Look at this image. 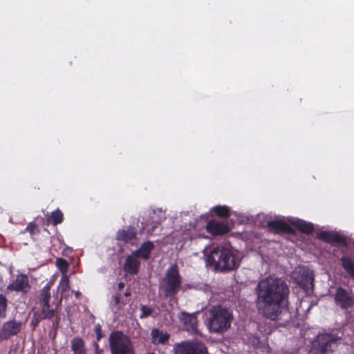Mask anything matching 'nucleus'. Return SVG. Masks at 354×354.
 Wrapping results in <instances>:
<instances>
[{
    "label": "nucleus",
    "mask_w": 354,
    "mask_h": 354,
    "mask_svg": "<svg viewBox=\"0 0 354 354\" xmlns=\"http://www.w3.org/2000/svg\"><path fill=\"white\" fill-rule=\"evenodd\" d=\"M289 292L288 285L280 278L269 277L261 280L256 288L259 313L271 320L277 319Z\"/></svg>",
    "instance_id": "1"
},
{
    "label": "nucleus",
    "mask_w": 354,
    "mask_h": 354,
    "mask_svg": "<svg viewBox=\"0 0 354 354\" xmlns=\"http://www.w3.org/2000/svg\"><path fill=\"white\" fill-rule=\"evenodd\" d=\"M50 288L51 285L48 283L37 292L35 304L39 306V308H32V317L30 326L33 329H35L42 320H51L61 307L62 297L57 301H51Z\"/></svg>",
    "instance_id": "2"
},
{
    "label": "nucleus",
    "mask_w": 354,
    "mask_h": 354,
    "mask_svg": "<svg viewBox=\"0 0 354 354\" xmlns=\"http://www.w3.org/2000/svg\"><path fill=\"white\" fill-rule=\"evenodd\" d=\"M207 266L220 272H229L237 269L240 264L238 256L230 249L223 246H216L207 256Z\"/></svg>",
    "instance_id": "3"
},
{
    "label": "nucleus",
    "mask_w": 354,
    "mask_h": 354,
    "mask_svg": "<svg viewBox=\"0 0 354 354\" xmlns=\"http://www.w3.org/2000/svg\"><path fill=\"white\" fill-rule=\"evenodd\" d=\"M233 319L232 310L222 305H216L209 310L207 326L209 332L221 334L228 330Z\"/></svg>",
    "instance_id": "4"
},
{
    "label": "nucleus",
    "mask_w": 354,
    "mask_h": 354,
    "mask_svg": "<svg viewBox=\"0 0 354 354\" xmlns=\"http://www.w3.org/2000/svg\"><path fill=\"white\" fill-rule=\"evenodd\" d=\"M182 285V278L176 263L171 265L167 270L160 285V289L165 298L174 299L180 291Z\"/></svg>",
    "instance_id": "5"
},
{
    "label": "nucleus",
    "mask_w": 354,
    "mask_h": 354,
    "mask_svg": "<svg viewBox=\"0 0 354 354\" xmlns=\"http://www.w3.org/2000/svg\"><path fill=\"white\" fill-rule=\"evenodd\" d=\"M111 354H136L130 337L121 330L111 333L109 337Z\"/></svg>",
    "instance_id": "6"
},
{
    "label": "nucleus",
    "mask_w": 354,
    "mask_h": 354,
    "mask_svg": "<svg viewBox=\"0 0 354 354\" xmlns=\"http://www.w3.org/2000/svg\"><path fill=\"white\" fill-rule=\"evenodd\" d=\"M341 339L336 335L319 334L313 342V352L314 354H330L337 347Z\"/></svg>",
    "instance_id": "7"
},
{
    "label": "nucleus",
    "mask_w": 354,
    "mask_h": 354,
    "mask_svg": "<svg viewBox=\"0 0 354 354\" xmlns=\"http://www.w3.org/2000/svg\"><path fill=\"white\" fill-rule=\"evenodd\" d=\"M175 354H208L207 348L201 342L187 340L178 343L174 346Z\"/></svg>",
    "instance_id": "8"
},
{
    "label": "nucleus",
    "mask_w": 354,
    "mask_h": 354,
    "mask_svg": "<svg viewBox=\"0 0 354 354\" xmlns=\"http://www.w3.org/2000/svg\"><path fill=\"white\" fill-rule=\"evenodd\" d=\"M292 277L300 288L306 290L311 289L313 286V273L306 267L297 268L292 273Z\"/></svg>",
    "instance_id": "9"
},
{
    "label": "nucleus",
    "mask_w": 354,
    "mask_h": 354,
    "mask_svg": "<svg viewBox=\"0 0 354 354\" xmlns=\"http://www.w3.org/2000/svg\"><path fill=\"white\" fill-rule=\"evenodd\" d=\"M334 301L337 306L342 310H348L354 305V295L351 289L339 287L334 295Z\"/></svg>",
    "instance_id": "10"
},
{
    "label": "nucleus",
    "mask_w": 354,
    "mask_h": 354,
    "mask_svg": "<svg viewBox=\"0 0 354 354\" xmlns=\"http://www.w3.org/2000/svg\"><path fill=\"white\" fill-rule=\"evenodd\" d=\"M179 319L184 326L185 330L192 335L202 336L201 333L198 329L197 317L194 314L183 312L179 317Z\"/></svg>",
    "instance_id": "11"
},
{
    "label": "nucleus",
    "mask_w": 354,
    "mask_h": 354,
    "mask_svg": "<svg viewBox=\"0 0 354 354\" xmlns=\"http://www.w3.org/2000/svg\"><path fill=\"white\" fill-rule=\"evenodd\" d=\"M205 230L211 235L216 236L228 233L230 227L227 221L212 219L207 222Z\"/></svg>",
    "instance_id": "12"
},
{
    "label": "nucleus",
    "mask_w": 354,
    "mask_h": 354,
    "mask_svg": "<svg viewBox=\"0 0 354 354\" xmlns=\"http://www.w3.org/2000/svg\"><path fill=\"white\" fill-rule=\"evenodd\" d=\"M7 290L10 291L21 292L26 295L30 290L28 278L25 274L17 275L13 283L7 286Z\"/></svg>",
    "instance_id": "13"
},
{
    "label": "nucleus",
    "mask_w": 354,
    "mask_h": 354,
    "mask_svg": "<svg viewBox=\"0 0 354 354\" xmlns=\"http://www.w3.org/2000/svg\"><path fill=\"white\" fill-rule=\"evenodd\" d=\"M267 227L274 234L286 233L294 235L295 230L286 222L282 220H274L268 222Z\"/></svg>",
    "instance_id": "14"
},
{
    "label": "nucleus",
    "mask_w": 354,
    "mask_h": 354,
    "mask_svg": "<svg viewBox=\"0 0 354 354\" xmlns=\"http://www.w3.org/2000/svg\"><path fill=\"white\" fill-rule=\"evenodd\" d=\"M317 238L326 243L337 244L340 245H346V239L344 235H341L336 232L321 231L317 234Z\"/></svg>",
    "instance_id": "15"
},
{
    "label": "nucleus",
    "mask_w": 354,
    "mask_h": 354,
    "mask_svg": "<svg viewBox=\"0 0 354 354\" xmlns=\"http://www.w3.org/2000/svg\"><path fill=\"white\" fill-rule=\"evenodd\" d=\"M1 331L8 340L13 336L17 335L21 330V322L15 319L6 322L3 324Z\"/></svg>",
    "instance_id": "16"
},
{
    "label": "nucleus",
    "mask_w": 354,
    "mask_h": 354,
    "mask_svg": "<svg viewBox=\"0 0 354 354\" xmlns=\"http://www.w3.org/2000/svg\"><path fill=\"white\" fill-rule=\"evenodd\" d=\"M140 265V262L136 257L129 255L126 259L124 270L127 273L134 275L138 272Z\"/></svg>",
    "instance_id": "17"
},
{
    "label": "nucleus",
    "mask_w": 354,
    "mask_h": 354,
    "mask_svg": "<svg viewBox=\"0 0 354 354\" xmlns=\"http://www.w3.org/2000/svg\"><path fill=\"white\" fill-rule=\"evenodd\" d=\"M137 238V231L134 227H129L126 230L118 232L117 239L124 243H131Z\"/></svg>",
    "instance_id": "18"
},
{
    "label": "nucleus",
    "mask_w": 354,
    "mask_h": 354,
    "mask_svg": "<svg viewBox=\"0 0 354 354\" xmlns=\"http://www.w3.org/2000/svg\"><path fill=\"white\" fill-rule=\"evenodd\" d=\"M151 335V343L153 344H165L169 341L170 337L169 333H163L158 328L152 329Z\"/></svg>",
    "instance_id": "19"
},
{
    "label": "nucleus",
    "mask_w": 354,
    "mask_h": 354,
    "mask_svg": "<svg viewBox=\"0 0 354 354\" xmlns=\"http://www.w3.org/2000/svg\"><path fill=\"white\" fill-rule=\"evenodd\" d=\"M292 225L301 233L312 234L315 231L314 224L304 220L298 219L292 223Z\"/></svg>",
    "instance_id": "20"
},
{
    "label": "nucleus",
    "mask_w": 354,
    "mask_h": 354,
    "mask_svg": "<svg viewBox=\"0 0 354 354\" xmlns=\"http://www.w3.org/2000/svg\"><path fill=\"white\" fill-rule=\"evenodd\" d=\"M154 248L153 242L148 241L141 245V246L136 251L134 254L137 257H142L144 259H148L149 255Z\"/></svg>",
    "instance_id": "21"
},
{
    "label": "nucleus",
    "mask_w": 354,
    "mask_h": 354,
    "mask_svg": "<svg viewBox=\"0 0 354 354\" xmlns=\"http://www.w3.org/2000/svg\"><path fill=\"white\" fill-rule=\"evenodd\" d=\"M63 220L64 214L59 209H57L55 211H53L47 218V221L55 226L62 223Z\"/></svg>",
    "instance_id": "22"
},
{
    "label": "nucleus",
    "mask_w": 354,
    "mask_h": 354,
    "mask_svg": "<svg viewBox=\"0 0 354 354\" xmlns=\"http://www.w3.org/2000/svg\"><path fill=\"white\" fill-rule=\"evenodd\" d=\"M71 348L73 353L86 351L84 342L79 337H75L71 340Z\"/></svg>",
    "instance_id": "23"
},
{
    "label": "nucleus",
    "mask_w": 354,
    "mask_h": 354,
    "mask_svg": "<svg viewBox=\"0 0 354 354\" xmlns=\"http://www.w3.org/2000/svg\"><path fill=\"white\" fill-rule=\"evenodd\" d=\"M212 212L216 216L223 218H227L230 216V209L227 206L218 205L212 208Z\"/></svg>",
    "instance_id": "24"
},
{
    "label": "nucleus",
    "mask_w": 354,
    "mask_h": 354,
    "mask_svg": "<svg viewBox=\"0 0 354 354\" xmlns=\"http://www.w3.org/2000/svg\"><path fill=\"white\" fill-rule=\"evenodd\" d=\"M342 264L348 274L351 277H354V261L350 258L343 256L342 258Z\"/></svg>",
    "instance_id": "25"
},
{
    "label": "nucleus",
    "mask_w": 354,
    "mask_h": 354,
    "mask_svg": "<svg viewBox=\"0 0 354 354\" xmlns=\"http://www.w3.org/2000/svg\"><path fill=\"white\" fill-rule=\"evenodd\" d=\"M8 301L5 295L0 294V318H5L7 315Z\"/></svg>",
    "instance_id": "26"
},
{
    "label": "nucleus",
    "mask_w": 354,
    "mask_h": 354,
    "mask_svg": "<svg viewBox=\"0 0 354 354\" xmlns=\"http://www.w3.org/2000/svg\"><path fill=\"white\" fill-rule=\"evenodd\" d=\"M26 232H29L31 236H35L39 234L40 229L35 222H30L28 223L26 229L21 232L23 234Z\"/></svg>",
    "instance_id": "27"
},
{
    "label": "nucleus",
    "mask_w": 354,
    "mask_h": 354,
    "mask_svg": "<svg viewBox=\"0 0 354 354\" xmlns=\"http://www.w3.org/2000/svg\"><path fill=\"white\" fill-rule=\"evenodd\" d=\"M70 281L69 279L67 276L64 275L62 277L59 288L61 289V292L63 294L64 292L68 291L70 288Z\"/></svg>",
    "instance_id": "28"
},
{
    "label": "nucleus",
    "mask_w": 354,
    "mask_h": 354,
    "mask_svg": "<svg viewBox=\"0 0 354 354\" xmlns=\"http://www.w3.org/2000/svg\"><path fill=\"white\" fill-rule=\"evenodd\" d=\"M56 266L62 272H66L68 268V263L63 258H58L56 259Z\"/></svg>",
    "instance_id": "29"
},
{
    "label": "nucleus",
    "mask_w": 354,
    "mask_h": 354,
    "mask_svg": "<svg viewBox=\"0 0 354 354\" xmlns=\"http://www.w3.org/2000/svg\"><path fill=\"white\" fill-rule=\"evenodd\" d=\"M140 311H141V313L139 316V317L140 319H145V318L151 316L152 314V312H153L152 309L146 305H141Z\"/></svg>",
    "instance_id": "30"
},
{
    "label": "nucleus",
    "mask_w": 354,
    "mask_h": 354,
    "mask_svg": "<svg viewBox=\"0 0 354 354\" xmlns=\"http://www.w3.org/2000/svg\"><path fill=\"white\" fill-rule=\"evenodd\" d=\"M94 332L96 335V340L97 342H100L102 338L104 337V335L102 330V326L100 324H97L94 327Z\"/></svg>",
    "instance_id": "31"
},
{
    "label": "nucleus",
    "mask_w": 354,
    "mask_h": 354,
    "mask_svg": "<svg viewBox=\"0 0 354 354\" xmlns=\"http://www.w3.org/2000/svg\"><path fill=\"white\" fill-rule=\"evenodd\" d=\"M121 295L120 293H115L112 296V301L114 302L115 305H120V304H122V306H124L126 303H124L121 301L120 299Z\"/></svg>",
    "instance_id": "32"
},
{
    "label": "nucleus",
    "mask_w": 354,
    "mask_h": 354,
    "mask_svg": "<svg viewBox=\"0 0 354 354\" xmlns=\"http://www.w3.org/2000/svg\"><path fill=\"white\" fill-rule=\"evenodd\" d=\"M93 346L95 348V354H98L101 352V351L100 350V348H99V344H98V342H95L94 344H93Z\"/></svg>",
    "instance_id": "33"
},
{
    "label": "nucleus",
    "mask_w": 354,
    "mask_h": 354,
    "mask_svg": "<svg viewBox=\"0 0 354 354\" xmlns=\"http://www.w3.org/2000/svg\"><path fill=\"white\" fill-rule=\"evenodd\" d=\"M124 287V282H119L118 284V290H120L123 289Z\"/></svg>",
    "instance_id": "34"
},
{
    "label": "nucleus",
    "mask_w": 354,
    "mask_h": 354,
    "mask_svg": "<svg viewBox=\"0 0 354 354\" xmlns=\"http://www.w3.org/2000/svg\"><path fill=\"white\" fill-rule=\"evenodd\" d=\"M73 292H74L75 297L79 299L80 296L81 295V292L79 291H73Z\"/></svg>",
    "instance_id": "35"
},
{
    "label": "nucleus",
    "mask_w": 354,
    "mask_h": 354,
    "mask_svg": "<svg viewBox=\"0 0 354 354\" xmlns=\"http://www.w3.org/2000/svg\"><path fill=\"white\" fill-rule=\"evenodd\" d=\"M6 340L5 337L3 336L1 330H0V342Z\"/></svg>",
    "instance_id": "36"
},
{
    "label": "nucleus",
    "mask_w": 354,
    "mask_h": 354,
    "mask_svg": "<svg viewBox=\"0 0 354 354\" xmlns=\"http://www.w3.org/2000/svg\"><path fill=\"white\" fill-rule=\"evenodd\" d=\"M73 354H86V351H82L79 352H74Z\"/></svg>",
    "instance_id": "37"
},
{
    "label": "nucleus",
    "mask_w": 354,
    "mask_h": 354,
    "mask_svg": "<svg viewBox=\"0 0 354 354\" xmlns=\"http://www.w3.org/2000/svg\"><path fill=\"white\" fill-rule=\"evenodd\" d=\"M131 293L129 290H127L125 292H124V296L125 297H129L131 296Z\"/></svg>",
    "instance_id": "38"
},
{
    "label": "nucleus",
    "mask_w": 354,
    "mask_h": 354,
    "mask_svg": "<svg viewBox=\"0 0 354 354\" xmlns=\"http://www.w3.org/2000/svg\"><path fill=\"white\" fill-rule=\"evenodd\" d=\"M160 223H156V224L152 227V231H154V229L157 227V225H159Z\"/></svg>",
    "instance_id": "39"
},
{
    "label": "nucleus",
    "mask_w": 354,
    "mask_h": 354,
    "mask_svg": "<svg viewBox=\"0 0 354 354\" xmlns=\"http://www.w3.org/2000/svg\"><path fill=\"white\" fill-rule=\"evenodd\" d=\"M147 354H155L154 353H149Z\"/></svg>",
    "instance_id": "40"
}]
</instances>
